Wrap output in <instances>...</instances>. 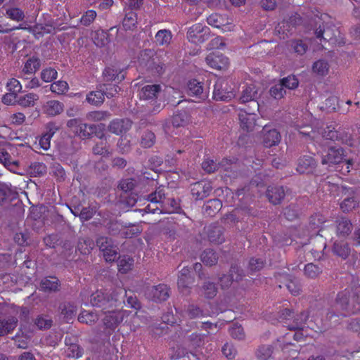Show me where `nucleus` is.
I'll return each instance as SVG.
<instances>
[{"label":"nucleus","mask_w":360,"mask_h":360,"mask_svg":"<svg viewBox=\"0 0 360 360\" xmlns=\"http://www.w3.org/2000/svg\"><path fill=\"white\" fill-rule=\"evenodd\" d=\"M360 311V287L352 291L345 290L337 295L334 303L328 309L326 319L336 325L342 318Z\"/></svg>","instance_id":"nucleus-1"},{"label":"nucleus","mask_w":360,"mask_h":360,"mask_svg":"<svg viewBox=\"0 0 360 360\" xmlns=\"http://www.w3.org/2000/svg\"><path fill=\"white\" fill-rule=\"evenodd\" d=\"M127 292L124 289L117 288L111 292L105 290H96L91 294V305L102 308V311L121 307L124 303Z\"/></svg>","instance_id":"nucleus-2"},{"label":"nucleus","mask_w":360,"mask_h":360,"mask_svg":"<svg viewBox=\"0 0 360 360\" xmlns=\"http://www.w3.org/2000/svg\"><path fill=\"white\" fill-rule=\"evenodd\" d=\"M311 30L317 39L322 41L335 43L340 35L339 28L330 22H325L319 18H314L310 21Z\"/></svg>","instance_id":"nucleus-3"},{"label":"nucleus","mask_w":360,"mask_h":360,"mask_svg":"<svg viewBox=\"0 0 360 360\" xmlns=\"http://www.w3.org/2000/svg\"><path fill=\"white\" fill-rule=\"evenodd\" d=\"M154 51L145 49L140 53L139 63L146 70L151 72L153 75H160L165 72V66L161 63L157 57L154 58Z\"/></svg>","instance_id":"nucleus-4"},{"label":"nucleus","mask_w":360,"mask_h":360,"mask_svg":"<svg viewBox=\"0 0 360 360\" xmlns=\"http://www.w3.org/2000/svg\"><path fill=\"white\" fill-rule=\"evenodd\" d=\"M17 146L8 144L5 147L0 148V162L8 169L17 173L16 169L19 167V160L16 159Z\"/></svg>","instance_id":"nucleus-5"},{"label":"nucleus","mask_w":360,"mask_h":360,"mask_svg":"<svg viewBox=\"0 0 360 360\" xmlns=\"http://www.w3.org/2000/svg\"><path fill=\"white\" fill-rule=\"evenodd\" d=\"M248 191L249 188L245 186L241 188H238L235 193L236 196L240 202L239 205L236 207V210H239V217L241 221H244L246 217H256L258 214V211L256 209L244 202L245 198H248V195L246 194Z\"/></svg>","instance_id":"nucleus-6"},{"label":"nucleus","mask_w":360,"mask_h":360,"mask_svg":"<svg viewBox=\"0 0 360 360\" xmlns=\"http://www.w3.org/2000/svg\"><path fill=\"white\" fill-rule=\"evenodd\" d=\"M211 35L210 29L200 23L193 25L187 32V39L193 44H202L207 41Z\"/></svg>","instance_id":"nucleus-7"},{"label":"nucleus","mask_w":360,"mask_h":360,"mask_svg":"<svg viewBox=\"0 0 360 360\" xmlns=\"http://www.w3.org/2000/svg\"><path fill=\"white\" fill-rule=\"evenodd\" d=\"M169 288L165 284H159L148 287L145 291V295L148 300L155 302H163L169 297Z\"/></svg>","instance_id":"nucleus-8"},{"label":"nucleus","mask_w":360,"mask_h":360,"mask_svg":"<svg viewBox=\"0 0 360 360\" xmlns=\"http://www.w3.org/2000/svg\"><path fill=\"white\" fill-rule=\"evenodd\" d=\"M235 93L225 80H219L214 85L213 98L216 101H229L235 97Z\"/></svg>","instance_id":"nucleus-9"},{"label":"nucleus","mask_w":360,"mask_h":360,"mask_svg":"<svg viewBox=\"0 0 360 360\" xmlns=\"http://www.w3.org/2000/svg\"><path fill=\"white\" fill-rule=\"evenodd\" d=\"M344 150L341 147H329L326 155H321V164L332 166L340 164L344 159Z\"/></svg>","instance_id":"nucleus-10"},{"label":"nucleus","mask_w":360,"mask_h":360,"mask_svg":"<svg viewBox=\"0 0 360 360\" xmlns=\"http://www.w3.org/2000/svg\"><path fill=\"white\" fill-rule=\"evenodd\" d=\"M194 281L193 276L191 274V269L184 266L179 274L177 285L179 290L184 295H188L191 292V285Z\"/></svg>","instance_id":"nucleus-11"},{"label":"nucleus","mask_w":360,"mask_h":360,"mask_svg":"<svg viewBox=\"0 0 360 360\" xmlns=\"http://www.w3.org/2000/svg\"><path fill=\"white\" fill-rule=\"evenodd\" d=\"M259 98L258 93V89L255 84H250L246 86L243 90L241 96H240L239 101L242 103L250 102L252 105V108L254 110H259V103L257 99Z\"/></svg>","instance_id":"nucleus-12"},{"label":"nucleus","mask_w":360,"mask_h":360,"mask_svg":"<svg viewBox=\"0 0 360 360\" xmlns=\"http://www.w3.org/2000/svg\"><path fill=\"white\" fill-rule=\"evenodd\" d=\"M103 323L108 329L115 330L122 321L124 317L122 310H109L104 312Z\"/></svg>","instance_id":"nucleus-13"},{"label":"nucleus","mask_w":360,"mask_h":360,"mask_svg":"<svg viewBox=\"0 0 360 360\" xmlns=\"http://www.w3.org/2000/svg\"><path fill=\"white\" fill-rule=\"evenodd\" d=\"M212 189L211 183L206 181H197L191 185V192L195 200H201L207 198Z\"/></svg>","instance_id":"nucleus-14"},{"label":"nucleus","mask_w":360,"mask_h":360,"mask_svg":"<svg viewBox=\"0 0 360 360\" xmlns=\"http://www.w3.org/2000/svg\"><path fill=\"white\" fill-rule=\"evenodd\" d=\"M288 189L283 186H269L266 191V195L269 202L274 205H279L283 200Z\"/></svg>","instance_id":"nucleus-15"},{"label":"nucleus","mask_w":360,"mask_h":360,"mask_svg":"<svg viewBox=\"0 0 360 360\" xmlns=\"http://www.w3.org/2000/svg\"><path fill=\"white\" fill-rule=\"evenodd\" d=\"M257 110L250 109L249 110H241L238 114L240 127L247 131H251L256 126V115L255 112Z\"/></svg>","instance_id":"nucleus-16"},{"label":"nucleus","mask_w":360,"mask_h":360,"mask_svg":"<svg viewBox=\"0 0 360 360\" xmlns=\"http://www.w3.org/2000/svg\"><path fill=\"white\" fill-rule=\"evenodd\" d=\"M207 63L212 68L224 70L228 68L229 58L222 54L217 53H210L205 58Z\"/></svg>","instance_id":"nucleus-17"},{"label":"nucleus","mask_w":360,"mask_h":360,"mask_svg":"<svg viewBox=\"0 0 360 360\" xmlns=\"http://www.w3.org/2000/svg\"><path fill=\"white\" fill-rule=\"evenodd\" d=\"M262 134L263 144L266 148L278 145L281 141V136L276 129H269L265 126L263 127Z\"/></svg>","instance_id":"nucleus-18"},{"label":"nucleus","mask_w":360,"mask_h":360,"mask_svg":"<svg viewBox=\"0 0 360 360\" xmlns=\"http://www.w3.org/2000/svg\"><path fill=\"white\" fill-rule=\"evenodd\" d=\"M132 122L127 118L115 119L110 122L108 130L117 135L125 134L131 127Z\"/></svg>","instance_id":"nucleus-19"},{"label":"nucleus","mask_w":360,"mask_h":360,"mask_svg":"<svg viewBox=\"0 0 360 360\" xmlns=\"http://www.w3.org/2000/svg\"><path fill=\"white\" fill-rule=\"evenodd\" d=\"M103 79L105 82L115 81L120 82L125 79L124 69L117 68L115 65L106 67L103 72Z\"/></svg>","instance_id":"nucleus-20"},{"label":"nucleus","mask_w":360,"mask_h":360,"mask_svg":"<svg viewBox=\"0 0 360 360\" xmlns=\"http://www.w3.org/2000/svg\"><path fill=\"white\" fill-rule=\"evenodd\" d=\"M317 166L316 161L311 156L304 155L297 160V171L300 174L311 173Z\"/></svg>","instance_id":"nucleus-21"},{"label":"nucleus","mask_w":360,"mask_h":360,"mask_svg":"<svg viewBox=\"0 0 360 360\" xmlns=\"http://www.w3.org/2000/svg\"><path fill=\"white\" fill-rule=\"evenodd\" d=\"M162 91L160 84H148L143 86L140 92V99L145 101H155L158 98Z\"/></svg>","instance_id":"nucleus-22"},{"label":"nucleus","mask_w":360,"mask_h":360,"mask_svg":"<svg viewBox=\"0 0 360 360\" xmlns=\"http://www.w3.org/2000/svg\"><path fill=\"white\" fill-rule=\"evenodd\" d=\"M186 92L188 96H195L202 100L207 97V93L203 90L202 84L196 79L188 82Z\"/></svg>","instance_id":"nucleus-23"},{"label":"nucleus","mask_w":360,"mask_h":360,"mask_svg":"<svg viewBox=\"0 0 360 360\" xmlns=\"http://www.w3.org/2000/svg\"><path fill=\"white\" fill-rule=\"evenodd\" d=\"M323 136L327 140L340 141L342 143H347L350 141V135L345 131H339L337 130L330 129L328 127L323 132Z\"/></svg>","instance_id":"nucleus-24"},{"label":"nucleus","mask_w":360,"mask_h":360,"mask_svg":"<svg viewBox=\"0 0 360 360\" xmlns=\"http://www.w3.org/2000/svg\"><path fill=\"white\" fill-rule=\"evenodd\" d=\"M60 286V281L55 276L45 277L40 282V288L45 292L58 291Z\"/></svg>","instance_id":"nucleus-25"},{"label":"nucleus","mask_w":360,"mask_h":360,"mask_svg":"<svg viewBox=\"0 0 360 360\" xmlns=\"http://www.w3.org/2000/svg\"><path fill=\"white\" fill-rule=\"evenodd\" d=\"M224 231V229L221 226L215 224L210 226L207 231L209 240L217 244L223 243L225 240Z\"/></svg>","instance_id":"nucleus-26"},{"label":"nucleus","mask_w":360,"mask_h":360,"mask_svg":"<svg viewBox=\"0 0 360 360\" xmlns=\"http://www.w3.org/2000/svg\"><path fill=\"white\" fill-rule=\"evenodd\" d=\"M148 200L159 207L165 208V188L163 186L158 187L154 192L148 195Z\"/></svg>","instance_id":"nucleus-27"},{"label":"nucleus","mask_w":360,"mask_h":360,"mask_svg":"<svg viewBox=\"0 0 360 360\" xmlns=\"http://www.w3.org/2000/svg\"><path fill=\"white\" fill-rule=\"evenodd\" d=\"M217 165L218 170L220 169L225 172V175L228 176L234 175V173L238 169L237 161L235 158H223L219 162L217 163Z\"/></svg>","instance_id":"nucleus-28"},{"label":"nucleus","mask_w":360,"mask_h":360,"mask_svg":"<svg viewBox=\"0 0 360 360\" xmlns=\"http://www.w3.org/2000/svg\"><path fill=\"white\" fill-rule=\"evenodd\" d=\"M190 116L185 110L176 111L171 118V123L174 127L179 128L185 127L188 124Z\"/></svg>","instance_id":"nucleus-29"},{"label":"nucleus","mask_w":360,"mask_h":360,"mask_svg":"<svg viewBox=\"0 0 360 360\" xmlns=\"http://www.w3.org/2000/svg\"><path fill=\"white\" fill-rule=\"evenodd\" d=\"M221 201L218 198H214L210 199L204 203L202 210L205 214L213 217L221 209Z\"/></svg>","instance_id":"nucleus-30"},{"label":"nucleus","mask_w":360,"mask_h":360,"mask_svg":"<svg viewBox=\"0 0 360 360\" xmlns=\"http://www.w3.org/2000/svg\"><path fill=\"white\" fill-rule=\"evenodd\" d=\"M123 227L124 229L121 231V236L124 238H131L143 231L141 222L139 224H125Z\"/></svg>","instance_id":"nucleus-31"},{"label":"nucleus","mask_w":360,"mask_h":360,"mask_svg":"<svg viewBox=\"0 0 360 360\" xmlns=\"http://www.w3.org/2000/svg\"><path fill=\"white\" fill-rule=\"evenodd\" d=\"M14 193L7 185L0 184V206L8 205L12 200L15 198Z\"/></svg>","instance_id":"nucleus-32"},{"label":"nucleus","mask_w":360,"mask_h":360,"mask_svg":"<svg viewBox=\"0 0 360 360\" xmlns=\"http://www.w3.org/2000/svg\"><path fill=\"white\" fill-rule=\"evenodd\" d=\"M336 231L339 236L345 237L348 236L352 229L351 221L345 218L341 217L336 220Z\"/></svg>","instance_id":"nucleus-33"},{"label":"nucleus","mask_w":360,"mask_h":360,"mask_svg":"<svg viewBox=\"0 0 360 360\" xmlns=\"http://www.w3.org/2000/svg\"><path fill=\"white\" fill-rule=\"evenodd\" d=\"M18 319L11 317L8 319H0V336H4L12 332L17 326Z\"/></svg>","instance_id":"nucleus-34"},{"label":"nucleus","mask_w":360,"mask_h":360,"mask_svg":"<svg viewBox=\"0 0 360 360\" xmlns=\"http://www.w3.org/2000/svg\"><path fill=\"white\" fill-rule=\"evenodd\" d=\"M202 281L203 283L201 285L202 295L207 299L214 298L217 293V287L216 283L209 281V278Z\"/></svg>","instance_id":"nucleus-35"},{"label":"nucleus","mask_w":360,"mask_h":360,"mask_svg":"<svg viewBox=\"0 0 360 360\" xmlns=\"http://www.w3.org/2000/svg\"><path fill=\"white\" fill-rule=\"evenodd\" d=\"M333 252L338 257L345 259L350 254V248L345 241H335L333 246Z\"/></svg>","instance_id":"nucleus-36"},{"label":"nucleus","mask_w":360,"mask_h":360,"mask_svg":"<svg viewBox=\"0 0 360 360\" xmlns=\"http://www.w3.org/2000/svg\"><path fill=\"white\" fill-rule=\"evenodd\" d=\"M207 23L217 28L225 26L229 23V18L226 15L214 13L207 18Z\"/></svg>","instance_id":"nucleus-37"},{"label":"nucleus","mask_w":360,"mask_h":360,"mask_svg":"<svg viewBox=\"0 0 360 360\" xmlns=\"http://www.w3.org/2000/svg\"><path fill=\"white\" fill-rule=\"evenodd\" d=\"M283 284L293 295H297L300 293L301 285L295 278L286 275Z\"/></svg>","instance_id":"nucleus-38"},{"label":"nucleus","mask_w":360,"mask_h":360,"mask_svg":"<svg viewBox=\"0 0 360 360\" xmlns=\"http://www.w3.org/2000/svg\"><path fill=\"white\" fill-rule=\"evenodd\" d=\"M39 99V96L33 93H29L24 96H18L17 104L23 107H33L35 102Z\"/></svg>","instance_id":"nucleus-39"},{"label":"nucleus","mask_w":360,"mask_h":360,"mask_svg":"<svg viewBox=\"0 0 360 360\" xmlns=\"http://www.w3.org/2000/svg\"><path fill=\"white\" fill-rule=\"evenodd\" d=\"M201 260L207 266H213L217 263L218 256L212 249H206L201 254Z\"/></svg>","instance_id":"nucleus-40"},{"label":"nucleus","mask_w":360,"mask_h":360,"mask_svg":"<svg viewBox=\"0 0 360 360\" xmlns=\"http://www.w3.org/2000/svg\"><path fill=\"white\" fill-rule=\"evenodd\" d=\"M308 319L309 313L307 311H302L295 317L293 323L288 326L289 329L298 330H302Z\"/></svg>","instance_id":"nucleus-41"},{"label":"nucleus","mask_w":360,"mask_h":360,"mask_svg":"<svg viewBox=\"0 0 360 360\" xmlns=\"http://www.w3.org/2000/svg\"><path fill=\"white\" fill-rule=\"evenodd\" d=\"M45 112L51 116L59 115L63 110V105L58 101H50L44 107Z\"/></svg>","instance_id":"nucleus-42"},{"label":"nucleus","mask_w":360,"mask_h":360,"mask_svg":"<svg viewBox=\"0 0 360 360\" xmlns=\"http://www.w3.org/2000/svg\"><path fill=\"white\" fill-rule=\"evenodd\" d=\"M61 314L66 322L72 321L76 314V307L70 303H63L60 304Z\"/></svg>","instance_id":"nucleus-43"},{"label":"nucleus","mask_w":360,"mask_h":360,"mask_svg":"<svg viewBox=\"0 0 360 360\" xmlns=\"http://www.w3.org/2000/svg\"><path fill=\"white\" fill-rule=\"evenodd\" d=\"M274 347L271 345H262L255 352L258 360H268L272 355Z\"/></svg>","instance_id":"nucleus-44"},{"label":"nucleus","mask_w":360,"mask_h":360,"mask_svg":"<svg viewBox=\"0 0 360 360\" xmlns=\"http://www.w3.org/2000/svg\"><path fill=\"white\" fill-rule=\"evenodd\" d=\"M108 36L104 30H96L94 34H91V40L97 47H103L108 42Z\"/></svg>","instance_id":"nucleus-45"},{"label":"nucleus","mask_w":360,"mask_h":360,"mask_svg":"<svg viewBox=\"0 0 360 360\" xmlns=\"http://www.w3.org/2000/svg\"><path fill=\"white\" fill-rule=\"evenodd\" d=\"M34 325H36L39 330H48L52 326L53 320L48 315H39L34 319Z\"/></svg>","instance_id":"nucleus-46"},{"label":"nucleus","mask_w":360,"mask_h":360,"mask_svg":"<svg viewBox=\"0 0 360 360\" xmlns=\"http://www.w3.org/2000/svg\"><path fill=\"white\" fill-rule=\"evenodd\" d=\"M155 42L160 46L168 45L172 39V33L168 30H159L155 37Z\"/></svg>","instance_id":"nucleus-47"},{"label":"nucleus","mask_w":360,"mask_h":360,"mask_svg":"<svg viewBox=\"0 0 360 360\" xmlns=\"http://www.w3.org/2000/svg\"><path fill=\"white\" fill-rule=\"evenodd\" d=\"M323 271V267L314 264L313 263H309L305 265L304 272L305 276L310 278H315L318 277Z\"/></svg>","instance_id":"nucleus-48"},{"label":"nucleus","mask_w":360,"mask_h":360,"mask_svg":"<svg viewBox=\"0 0 360 360\" xmlns=\"http://www.w3.org/2000/svg\"><path fill=\"white\" fill-rule=\"evenodd\" d=\"M6 14L11 20L17 22L22 21L25 18L24 12L17 7L6 8Z\"/></svg>","instance_id":"nucleus-49"},{"label":"nucleus","mask_w":360,"mask_h":360,"mask_svg":"<svg viewBox=\"0 0 360 360\" xmlns=\"http://www.w3.org/2000/svg\"><path fill=\"white\" fill-rule=\"evenodd\" d=\"M40 60L33 57L27 60L23 68V72L26 74L34 73L40 68Z\"/></svg>","instance_id":"nucleus-50"},{"label":"nucleus","mask_w":360,"mask_h":360,"mask_svg":"<svg viewBox=\"0 0 360 360\" xmlns=\"http://www.w3.org/2000/svg\"><path fill=\"white\" fill-rule=\"evenodd\" d=\"M118 269L122 274L127 273L134 264V259L129 257H118Z\"/></svg>","instance_id":"nucleus-51"},{"label":"nucleus","mask_w":360,"mask_h":360,"mask_svg":"<svg viewBox=\"0 0 360 360\" xmlns=\"http://www.w3.org/2000/svg\"><path fill=\"white\" fill-rule=\"evenodd\" d=\"M293 27L291 26L290 22H282L278 23V26L276 27V32L278 33L281 38L285 39L288 37L292 34V29Z\"/></svg>","instance_id":"nucleus-52"},{"label":"nucleus","mask_w":360,"mask_h":360,"mask_svg":"<svg viewBox=\"0 0 360 360\" xmlns=\"http://www.w3.org/2000/svg\"><path fill=\"white\" fill-rule=\"evenodd\" d=\"M265 264V260L262 258L252 257L248 263V269L250 274H254L262 270Z\"/></svg>","instance_id":"nucleus-53"},{"label":"nucleus","mask_w":360,"mask_h":360,"mask_svg":"<svg viewBox=\"0 0 360 360\" xmlns=\"http://www.w3.org/2000/svg\"><path fill=\"white\" fill-rule=\"evenodd\" d=\"M155 143V135L151 131H146L141 140V144L143 147L148 148L152 147Z\"/></svg>","instance_id":"nucleus-54"},{"label":"nucleus","mask_w":360,"mask_h":360,"mask_svg":"<svg viewBox=\"0 0 360 360\" xmlns=\"http://www.w3.org/2000/svg\"><path fill=\"white\" fill-rule=\"evenodd\" d=\"M239 210H236V208L231 212L226 214L222 218L221 221L225 224L233 225L239 221H241V219L239 217Z\"/></svg>","instance_id":"nucleus-55"},{"label":"nucleus","mask_w":360,"mask_h":360,"mask_svg":"<svg viewBox=\"0 0 360 360\" xmlns=\"http://www.w3.org/2000/svg\"><path fill=\"white\" fill-rule=\"evenodd\" d=\"M229 274L236 282L242 281L243 277L245 276L244 270L236 264H231L229 270Z\"/></svg>","instance_id":"nucleus-56"},{"label":"nucleus","mask_w":360,"mask_h":360,"mask_svg":"<svg viewBox=\"0 0 360 360\" xmlns=\"http://www.w3.org/2000/svg\"><path fill=\"white\" fill-rule=\"evenodd\" d=\"M290 46L291 49L299 55L304 54L308 49L307 44L301 39L292 40Z\"/></svg>","instance_id":"nucleus-57"},{"label":"nucleus","mask_w":360,"mask_h":360,"mask_svg":"<svg viewBox=\"0 0 360 360\" xmlns=\"http://www.w3.org/2000/svg\"><path fill=\"white\" fill-rule=\"evenodd\" d=\"M186 314L189 319H193L203 316V311L198 306L190 304L186 309Z\"/></svg>","instance_id":"nucleus-58"},{"label":"nucleus","mask_w":360,"mask_h":360,"mask_svg":"<svg viewBox=\"0 0 360 360\" xmlns=\"http://www.w3.org/2000/svg\"><path fill=\"white\" fill-rule=\"evenodd\" d=\"M109 146L105 140L101 139L99 143H96L93 148V152L95 155H100L102 157L108 156Z\"/></svg>","instance_id":"nucleus-59"},{"label":"nucleus","mask_w":360,"mask_h":360,"mask_svg":"<svg viewBox=\"0 0 360 360\" xmlns=\"http://www.w3.org/2000/svg\"><path fill=\"white\" fill-rule=\"evenodd\" d=\"M328 68V63L325 60H319L316 61L312 67L313 71L320 75L327 74Z\"/></svg>","instance_id":"nucleus-60"},{"label":"nucleus","mask_w":360,"mask_h":360,"mask_svg":"<svg viewBox=\"0 0 360 360\" xmlns=\"http://www.w3.org/2000/svg\"><path fill=\"white\" fill-rule=\"evenodd\" d=\"M280 83L284 88L295 89L299 85V81L295 75H289L280 80Z\"/></svg>","instance_id":"nucleus-61"},{"label":"nucleus","mask_w":360,"mask_h":360,"mask_svg":"<svg viewBox=\"0 0 360 360\" xmlns=\"http://www.w3.org/2000/svg\"><path fill=\"white\" fill-rule=\"evenodd\" d=\"M137 184V181L135 179L128 178L120 181L118 188L122 191L127 193L131 191Z\"/></svg>","instance_id":"nucleus-62"},{"label":"nucleus","mask_w":360,"mask_h":360,"mask_svg":"<svg viewBox=\"0 0 360 360\" xmlns=\"http://www.w3.org/2000/svg\"><path fill=\"white\" fill-rule=\"evenodd\" d=\"M117 247L112 244L111 246L107 248V250L103 252L102 254L105 260L108 262H112L117 259Z\"/></svg>","instance_id":"nucleus-63"},{"label":"nucleus","mask_w":360,"mask_h":360,"mask_svg":"<svg viewBox=\"0 0 360 360\" xmlns=\"http://www.w3.org/2000/svg\"><path fill=\"white\" fill-rule=\"evenodd\" d=\"M358 205V202L354 197H347L340 203V208L344 212H349L352 211Z\"/></svg>","instance_id":"nucleus-64"}]
</instances>
